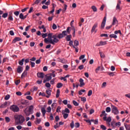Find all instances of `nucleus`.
<instances>
[{
	"label": "nucleus",
	"instance_id": "obj_1",
	"mask_svg": "<svg viewBox=\"0 0 130 130\" xmlns=\"http://www.w3.org/2000/svg\"><path fill=\"white\" fill-rule=\"evenodd\" d=\"M14 119L17 124H22L25 121V118L21 115H15L14 116Z\"/></svg>",
	"mask_w": 130,
	"mask_h": 130
},
{
	"label": "nucleus",
	"instance_id": "obj_2",
	"mask_svg": "<svg viewBox=\"0 0 130 130\" xmlns=\"http://www.w3.org/2000/svg\"><path fill=\"white\" fill-rule=\"evenodd\" d=\"M34 108V106H33V105H31L28 108L27 107L23 110V112L26 116H29L30 114H33V113H34V110H33Z\"/></svg>",
	"mask_w": 130,
	"mask_h": 130
},
{
	"label": "nucleus",
	"instance_id": "obj_3",
	"mask_svg": "<svg viewBox=\"0 0 130 130\" xmlns=\"http://www.w3.org/2000/svg\"><path fill=\"white\" fill-rule=\"evenodd\" d=\"M64 37L62 34H56L52 36V38L54 39V42L55 43H57L58 41H59V40L58 39H61V38H63ZM58 38V39H57Z\"/></svg>",
	"mask_w": 130,
	"mask_h": 130
},
{
	"label": "nucleus",
	"instance_id": "obj_4",
	"mask_svg": "<svg viewBox=\"0 0 130 130\" xmlns=\"http://www.w3.org/2000/svg\"><path fill=\"white\" fill-rule=\"evenodd\" d=\"M111 111L112 113H113L115 115H117L119 113V111L117 109V107H115V106L113 105H111Z\"/></svg>",
	"mask_w": 130,
	"mask_h": 130
},
{
	"label": "nucleus",
	"instance_id": "obj_5",
	"mask_svg": "<svg viewBox=\"0 0 130 130\" xmlns=\"http://www.w3.org/2000/svg\"><path fill=\"white\" fill-rule=\"evenodd\" d=\"M10 108L12 111H13V112H19V111L20 110L18 107L14 105L11 106Z\"/></svg>",
	"mask_w": 130,
	"mask_h": 130
},
{
	"label": "nucleus",
	"instance_id": "obj_6",
	"mask_svg": "<svg viewBox=\"0 0 130 130\" xmlns=\"http://www.w3.org/2000/svg\"><path fill=\"white\" fill-rule=\"evenodd\" d=\"M45 43H46V44H48V43H50V44H52L53 45H54L55 42H54V39L53 40H49L47 39V38H45L44 40Z\"/></svg>",
	"mask_w": 130,
	"mask_h": 130
},
{
	"label": "nucleus",
	"instance_id": "obj_7",
	"mask_svg": "<svg viewBox=\"0 0 130 130\" xmlns=\"http://www.w3.org/2000/svg\"><path fill=\"white\" fill-rule=\"evenodd\" d=\"M106 44H107V41H101L99 43H98L95 46H102L103 45H106Z\"/></svg>",
	"mask_w": 130,
	"mask_h": 130
},
{
	"label": "nucleus",
	"instance_id": "obj_8",
	"mask_svg": "<svg viewBox=\"0 0 130 130\" xmlns=\"http://www.w3.org/2000/svg\"><path fill=\"white\" fill-rule=\"evenodd\" d=\"M105 24H106V16H105L101 24V28L104 29L105 27Z\"/></svg>",
	"mask_w": 130,
	"mask_h": 130
},
{
	"label": "nucleus",
	"instance_id": "obj_9",
	"mask_svg": "<svg viewBox=\"0 0 130 130\" xmlns=\"http://www.w3.org/2000/svg\"><path fill=\"white\" fill-rule=\"evenodd\" d=\"M38 78L43 79L44 78V73L42 72H38L37 74Z\"/></svg>",
	"mask_w": 130,
	"mask_h": 130
},
{
	"label": "nucleus",
	"instance_id": "obj_10",
	"mask_svg": "<svg viewBox=\"0 0 130 130\" xmlns=\"http://www.w3.org/2000/svg\"><path fill=\"white\" fill-rule=\"evenodd\" d=\"M22 40V39L19 37H16L14 38L12 41V43H16L17 41H21Z\"/></svg>",
	"mask_w": 130,
	"mask_h": 130
},
{
	"label": "nucleus",
	"instance_id": "obj_11",
	"mask_svg": "<svg viewBox=\"0 0 130 130\" xmlns=\"http://www.w3.org/2000/svg\"><path fill=\"white\" fill-rule=\"evenodd\" d=\"M17 72L18 74H21L22 72H23V68L20 66H19L17 69Z\"/></svg>",
	"mask_w": 130,
	"mask_h": 130
},
{
	"label": "nucleus",
	"instance_id": "obj_12",
	"mask_svg": "<svg viewBox=\"0 0 130 130\" xmlns=\"http://www.w3.org/2000/svg\"><path fill=\"white\" fill-rule=\"evenodd\" d=\"M58 61L61 62L62 63H67V62H68V61L64 58H58Z\"/></svg>",
	"mask_w": 130,
	"mask_h": 130
},
{
	"label": "nucleus",
	"instance_id": "obj_13",
	"mask_svg": "<svg viewBox=\"0 0 130 130\" xmlns=\"http://www.w3.org/2000/svg\"><path fill=\"white\" fill-rule=\"evenodd\" d=\"M79 82L80 84L79 85L80 87H84L85 86V83H84V80L83 79L80 78L79 80Z\"/></svg>",
	"mask_w": 130,
	"mask_h": 130
},
{
	"label": "nucleus",
	"instance_id": "obj_14",
	"mask_svg": "<svg viewBox=\"0 0 130 130\" xmlns=\"http://www.w3.org/2000/svg\"><path fill=\"white\" fill-rule=\"evenodd\" d=\"M41 112L43 114V117H44V116H45V114L46 113V110H45V108H41Z\"/></svg>",
	"mask_w": 130,
	"mask_h": 130
},
{
	"label": "nucleus",
	"instance_id": "obj_15",
	"mask_svg": "<svg viewBox=\"0 0 130 130\" xmlns=\"http://www.w3.org/2000/svg\"><path fill=\"white\" fill-rule=\"evenodd\" d=\"M97 26H98V23H94L91 29V33H93L95 31V29L97 28Z\"/></svg>",
	"mask_w": 130,
	"mask_h": 130
},
{
	"label": "nucleus",
	"instance_id": "obj_16",
	"mask_svg": "<svg viewBox=\"0 0 130 130\" xmlns=\"http://www.w3.org/2000/svg\"><path fill=\"white\" fill-rule=\"evenodd\" d=\"M62 114L64 119H67V118L69 117V114L63 113V110L62 111Z\"/></svg>",
	"mask_w": 130,
	"mask_h": 130
},
{
	"label": "nucleus",
	"instance_id": "obj_17",
	"mask_svg": "<svg viewBox=\"0 0 130 130\" xmlns=\"http://www.w3.org/2000/svg\"><path fill=\"white\" fill-rule=\"evenodd\" d=\"M47 82H49L51 79H52V77L50 75V74H47L46 76Z\"/></svg>",
	"mask_w": 130,
	"mask_h": 130
},
{
	"label": "nucleus",
	"instance_id": "obj_18",
	"mask_svg": "<svg viewBox=\"0 0 130 130\" xmlns=\"http://www.w3.org/2000/svg\"><path fill=\"white\" fill-rule=\"evenodd\" d=\"M116 23H118V21H117V19H116V17H114L113 19L112 25H115Z\"/></svg>",
	"mask_w": 130,
	"mask_h": 130
},
{
	"label": "nucleus",
	"instance_id": "obj_19",
	"mask_svg": "<svg viewBox=\"0 0 130 130\" xmlns=\"http://www.w3.org/2000/svg\"><path fill=\"white\" fill-rule=\"evenodd\" d=\"M24 61H25V59L23 58L18 61V63L20 66H23L24 64Z\"/></svg>",
	"mask_w": 130,
	"mask_h": 130
},
{
	"label": "nucleus",
	"instance_id": "obj_20",
	"mask_svg": "<svg viewBox=\"0 0 130 130\" xmlns=\"http://www.w3.org/2000/svg\"><path fill=\"white\" fill-rule=\"evenodd\" d=\"M19 104L24 105V106H21L22 108H25V107H27V103H26V102H21Z\"/></svg>",
	"mask_w": 130,
	"mask_h": 130
},
{
	"label": "nucleus",
	"instance_id": "obj_21",
	"mask_svg": "<svg viewBox=\"0 0 130 130\" xmlns=\"http://www.w3.org/2000/svg\"><path fill=\"white\" fill-rule=\"evenodd\" d=\"M8 105V102H6L0 106V108H5Z\"/></svg>",
	"mask_w": 130,
	"mask_h": 130
},
{
	"label": "nucleus",
	"instance_id": "obj_22",
	"mask_svg": "<svg viewBox=\"0 0 130 130\" xmlns=\"http://www.w3.org/2000/svg\"><path fill=\"white\" fill-rule=\"evenodd\" d=\"M101 117L102 116H107V113L105 112V111L104 110L102 112V114L100 115Z\"/></svg>",
	"mask_w": 130,
	"mask_h": 130
},
{
	"label": "nucleus",
	"instance_id": "obj_23",
	"mask_svg": "<svg viewBox=\"0 0 130 130\" xmlns=\"http://www.w3.org/2000/svg\"><path fill=\"white\" fill-rule=\"evenodd\" d=\"M71 38H72V36L71 35L67 36L66 37V41L68 42L71 41Z\"/></svg>",
	"mask_w": 130,
	"mask_h": 130
},
{
	"label": "nucleus",
	"instance_id": "obj_24",
	"mask_svg": "<svg viewBox=\"0 0 130 130\" xmlns=\"http://www.w3.org/2000/svg\"><path fill=\"white\" fill-rule=\"evenodd\" d=\"M27 71H24L22 73V74L21 75V78L23 79V78H25V77L27 76Z\"/></svg>",
	"mask_w": 130,
	"mask_h": 130
},
{
	"label": "nucleus",
	"instance_id": "obj_25",
	"mask_svg": "<svg viewBox=\"0 0 130 130\" xmlns=\"http://www.w3.org/2000/svg\"><path fill=\"white\" fill-rule=\"evenodd\" d=\"M62 86H63V84H62V83H58L57 84L56 87L58 89H59V88H61V87H62Z\"/></svg>",
	"mask_w": 130,
	"mask_h": 130
},
{
	"label": "nucleus",
	"instance_id": "obj_26",
	"mask_svg": "<svg viewBox=\"0 0 130 130\" xmlns=\"http://www.w3.org/2000/svg\"><path fill=\"white\" fill-rule=\"evenodd\" d=\"M9 15V13H3L2 14V18H4V19H6V18H7L8 17Z\"/></svg>",
	"mask_w": 130,
	"mask_h": 130
},
{
	"label": "nucleus",
	"instance_id": "obj_27",
	"mask_svg": "<svg viewBox=\"0 0 130 130\" xmlns=\"http://www.w3.org/2000/svg\"><path fill=\"white\" fill-rule=\"evenodd\" d=\"M54 73H55V71H52V73L49 74H50L51 78H55V74Z\"/></svg>",
	"mask_w": 130,
	"mask_h": 130
},
{
	"label": "nucleus",
	"instance_id": "obj_28",
	"mask_svg": "<svg viewBox=\"0 0 130 130\" xmlns=\"http://www.w3.org/2000/svg\"><path fill=\"white\" fill-rule=\"evenodd\" d=\"M8 20L11 21H14V18H13V15H8Z\"/></svg>",
	"mask_w": 130,
	"mask_h": 130
},
{
	"label": "nucleus",
	"instance_id": "obj_29",
	"mask_svg": "<svg viewBox=\"0 0 130 130\" xmlns=\"http://www.w3.org/2000/svg\"><path fill=\"white\" fill-rule=\"evenodd\" d=\"M60 94V90L59 89H57L56 91V98H58V97H59Z\"/></svg>",
	"mask_w": 130,
	"mask_h": 130
},
{
	"label": "nucleus",
	"instance_id": "obj_30",
	"mask_svg": "<svg viewBox=\"0 0 130 130\" xmlns=\"http://www.w3.org/2000/svg\"><path fill=\"white\" fill-rule=\"evenodd\" d=\"M110 38H114L115 39H116V38H117V36H116V35L115 34H111L110 35Z\"/></svg>",
	"mask_w": 130,
	"mask_h": 130
},
{
	"label": "nucleus",
	"instance_id": "obj_31",
	"mask_svg": "<svg viewBox=\"0 0 130 130\" xmlns=\"http://www.w3.org/2000/svg\"><path fill=\"white\" fill-rule=\"evenodd\" d=\"M69 45L70 46H72L73 47V48H76V47L73 44V43H74V42L72 40L69 41Z\"/></svg>",
	"mask_w": 130,
	"mask_h": 130
},
{
	"label": "nucleus",
	"instance_id": "obj_32",
	"mask_svg": "<svg viewBox=\"0 0 130 130\" xmlns=\"http://www.w3.org/2000/svg\"><path fill=\"white\" fill-rule=\"evenodd\" d=\"M40 122H41V119L37 118V120L35 121V123L36 124H39Z\"/></svg>",
	"mask_w": 130,
	"mask_h": 130
},
{
	"label": "nucleus",
	"instance_id": "obj_33",
	"mask_svg": "<svg viewBox=\"0 0 130 130\" xmlns=\"http://www.w3.org/2000/svg\"><path fill=\"white\" fill-rule=\"evenodd\" d=\"M19 18L21 20H24V14H23V13H20L19 15Z\"/></svg>",
	"mask_w": 130,
	"mask_h": 130
},
{
	"label": "nucleus",
	"instance_id": "obj_34",
	"mask_svg": "<svg viewBox=\"0 0 130 130\" xmlns=\"http://www.w3.org/2000/svg\"><path fill=\"white\" fill-rule=\"evenodd\" d=\"M40 2H41V0H36L32 4V6H34V5H38Z\"/></svg>",
	"mask_w": 130,
	"mask_h": 130
},
{
	"label": "nucleus",
	"instance_id": "obj_35",
	"mask_svg": "<svg viewBox=\"0 0 130 130\" xmlns=\"http://www.w3.org/2000/svg\"><path fill=\"white\" fill-rule=\"evenodd\" d=\"M124 126L126 130H130V125H127L126 124H125Z\"/></svg>",
	"mask_w": 130,
	"mask_h": 130
},
{
	"label": "nucleus",
	"instance_id": "obj_36",
	"mask_svg": "<svg viewBox=\"0 0 130 130\" xmlns=\"http://www.w3.org/2000/svg\"><path fill=\"white\" fill-rule=\"evenodd\" d=\"M41 58L42 57H41L39 59H38L36 61V63H37V64H39V63H40V62H41Z\"/></svg>",
	"mask_w": 130,
	"mask_h": 130
},
{
	"label": "nucleus",
	"instance_id": "obj_37",
	"mask_svg": "<svg viewBox=\"0 0 130 130\" xmlns=\"http://www.w3.org/2000/svg\"><path fill=\"white\" fill-rule=\"evenodd\" d=\"M106 112H110L111 111V108L109 107H108L106 108Z\"/></svg>",
	"mask_w": 130,
	"mask_h": 130
},
{
	"label": "nucleus",
	"instance_id": "obj_38",
	"mask_svg": "<svg viewBox=\"0 0 130 130\" xmlns=\"http://www.w3.org/2000/svg\"><path fill=\"white\" fill-rule=\"evenodd\" d=\"M14 14L16 17H18V16H19V15H20V11H15L14 12Z\"/></svg>",
	"mask_w": 130,
	"mask_h": 130
},
{
	"label": "nucleus",
	"instance_id": "obj_39",
	"mask_svg": "<svg viewBox=\"0 0 130 130\" xmlns=\"http://www.w3.org/2000/svg\"><path fill=\"white\" fill-rule=\"evenodd\" d=\"M46 93L47 95H51V90L48 89L46 90Z\"/></svg>",
	"mask_w": 130,
	"mask_h": 130
},
{
	"label": "nucleus",
	"instance_id": "obj_40",
	"mask_svg": "<svg viewBox=\"0 0 130 130\" xmlns=\"http://www.w3.org/2000/svg\"><path fill=\"white\" fill-rule=\"evenodd\" d=\"M64 7V9H63V10L62 11V13H65L66 12V11H67V9L68 8V5L65 4Z\"/></svg>",
	"mask_w": 130,
	"mask_h": 130
},
{
	"label": "nucleus",
	"instance_id": "obj_41",
	"mask_svg": "<svg viewBox=\"0 0 130 130\" xmlns=\"http://www.w3.org/2000/svg\"><path fill=\"white\" fill-rule=\"evenodd\" d=\"M75 46H79V41L77 40L74 41Z\"/></svg>",
	"mask_w": 130,
	"mask_h": 130
},
{
	"label": "nucleus",
	"instance_id": "obj_42",
	"mask_svg": "<svg viewBox=\"0 0 130 130\" xmlns=\"http://www.w3.org/2000/svg\"><path fill=\"white\" fill-rule=\"evenodd\" d=\"M73 104L74 105H75V106H79V103H78V102H77L76 101H73Z\"/></svg>",
	"mask_w": 130,
	"mask_h": 130
},
{
	"label": "nucleus",
	"instance_id": "obj_43",
	"mask_svg": "<svg viewBox=\"0 0 130 130\" xmlns=\"http://www.w3.org/2000/svg\"><path fill=\"white\" fill-rule=\"evenodd\" d=\"M64 113H70V110L68 108H66L64 110H63Z\"/></svg>",
	"mask_w": 130,
	"mask_h": 130
},
{
	"label": "nucleus",
	"instance_id": "obj_44",
	"mask_svg": "<svg viewBox=\"0 0 130 130\" xmlns=\"http://www.w3.org/2000/svg\"><path fill=\"white\" fill-rule=\"evenodd\" d=\"M45 86L46 87H47V88H50V87H51V85H50V83H49V82H47L45 84Z\"/></svg>",
	"mask_w": 130,
	"mask_h": 130
},
{
	"label": "nucleus",
	"instance_id": "obj_45",
	"mask_svg": "<svg viewBox=\"0 0 130 130\" xmlns=\"http://www.w3.org/2000/svg\"><path fill=\"white\" fill-rule=\"evenodd\" d=\"M91 9L94 12H97V8H96L94 6H92L91 7Z\"/></svg>",
	"mask_w": 130,
	"mask_h": 130
},
{
	"label": "nucleus",
	"instance_id": "obj_46",
	"mask_svg": "<svg viewBox=\"0 0 130 130\" xmlns=\"http://www.w3.org/2000/svg\"><path fill=\"white\" fill-rule=\"evenodd\" d=\"M5 120L6 122H10V121H11V119H10L9 117H6Z\"/></svg>",
	"mask_w": 130,
	"mask_h": 130
},
{
	"label": "nucleus",
	"instance_id": "obj_47",
	"mask_svg": "<svg viewBox=\"0 0 130 130\" xmlns=\"http://www.w3.org/2000/svg\"><path fill=\"white\" fill-rule=\"evenodd\" d=\"M101 69V67H100V66L98 67L95 69V73H96V74H98V72H99V71H100Z\"/></svg>",
	"mask_w": 130,
	"mask_h": 130
},
{
	"label": "nucleus",
	"instance_id": "obj_48",
	"mask_svg": "<svg viewBox=\"0 0 130 130\" xmlns=\"http://www.w3.org/2000/svg\"><path fill=\"white\" fill-rule=\"evenodd\" d=\"M51 107L52 109H55V107H56V103H53Z\"/></svg>",
	"mask_w": 130,
	"mask_h": 130
},
{
	"label": "nucleus",
	"instance_id": "obj_49",
	"mask_svg": "<svg viewBox=\"0 0 130 130\" xmlns=\"http://www.w3.org/2000/svg\"><path fill=\"white\" fill-rule=\"evenodd\" d=\"M108 74L109 75V76H110V77H113V76H114V72H108Z\"/></svg>",
	"mask_w": 130,
	"mask_h": 130
},
{
	"label": "nucleus",
	"instance_id": "obj_50",
	"mask_svg": "<svg viewBox=\"0 0 130 130\" xmlns=\"http://www.w3.org/2000/svg\"><path fill=\"white\" fill-rule=\"evenodd\" d=\"M116 10H119V11H120V5H119V4H117V6L116 7Z\"/></svg>",
	"mask_w": 130,
	"mask_h": 130
},
{
	"label": "nucleus",
	"instance_id": "obj_51",
	"mask_svg": "<svg viewBox=\"0 0 130 130\" xmlns=\"http://www.w3.org/2000/svg\"><path fill=\"white\" fill-rule=\"evenodd\" d=\"M70 126L71 128H73L75 126V124L74 123V121H72L71 124H70Z\"/></svg>",
	"mask_w": 130,
	"mask_h": 130
},
{
	"label": "nucleus",
	"instance_id": "obj_52",
	"mask_svg": "<svg viewBox=\"0 0 130 130\" xmlns=\"http://www.w3.org/2000/svg\"><path fill=\"white\" fill-rule=\"evenodd\" d=\"M75 127L76 128L80 127V123H79V122L75 123Z\"/></svg>",
	"mask_w": 130,
	"mask_h": 130
},
{
	"label": "nucleus",
	"instance_id": "obj_53",
	"mask_svg": "<svg viewBox=\"0 0 130 130\" xmlns=\"http://www.w3.org/2000/svg\"><path fill=\"white\" fill-rule=\"evenodd\" d=\"M92 93H93V91H92V90H90L88 91L87 95L88 96H91V95H92Z\"/></svg>",
	"mask_w": 130,
	"mask_h": 130
},
{
	"label": "nucleus",
	"instance_id": "obj_54",
	"mask_svg": "<svg viewBox=\"0 0 130 130\" xmlns=\"http://www.w3.org/2000/svg\"><path fill=\"white\" fill-rule=\"evenodd\" d=\"M81 99V101H82L83 102V103H85V102H86V99L85 97H83V98H80Z\"/></svg>",
	"mask_w": 130,
	"mask_h": 130
},
{
	"label": "nucleus",
	"instance_id": "obj_55",
	"mask_svg": "<svg viewBox=\"0 0 130 130\" xmlns=\"http://www.w3.org/2000/svg\"><path fill=\"white\" fill-rule=\"evenodd\" d=\"M56 28H57L56 24L55 23H53V25H52V29H53V30H55L56 29Z\"/></svg>",
	"mask_w": 130,
	"mask_h": 130
},
{
	"label": "nucleus",
	"instance_id": "obj_56",
	"mask_svg": "<svg viewBox=\"0 0 130 130\" xmlns=\"http://www.w3.org/2000/svg\"><path fill=\"white\" fill-rule=\"evenodd\" d=\"M60 109H61V107H60V106L57 107L56 109V112H60Z\"/></svg>",
	"mask_w": 130,
	"mask_h": 130
},
{
	"label": "nucleus",
	"instance_id": "obj_57",
	"mask_svg": "<svg viewBox=\"0 0 130 130\" xmlns=\"http://www.w3.org/2000/svg\"><path fill=\"white\" fill-rule=\"evenodd\" d=\"M63 35V36L64 37L65 36H67V35H68V34H67V31L66 30H64L61 33Z\"/></svg>",
	"mask_w": 130,
	"mask_h": 130
},
{
	"label": "nucleus",
	"instance_id": "obj_58",
	"mask_svg": "<svg viewBox=\"0 0 130 130\" xmlns=\"http://www.w3.org/2000/svg\"><path fill=\"white\" fill-rule=\"evenodd\" d=\"M26 99L28 100H32V99H33V98H32V96L30 95L26 96Z\"/></svg>",
	"mask_w": 130,
	"mask_h": 130
},
{
	"label": "nucleus",
	"instance_id": "obj_59",
	"mask_svg": "<svg viewBox=\"0 0 130 130\" xmlns=\"http://www.w3.org/2000/svg\"><path fill=\"white\" fill-rule=\"evenodd\" d=\"M42 37L43 38H45V37H47V33L46 34H42Z\"/></svg>",
	"mask_w": 130,
	"mask_h": 130
},
{
	"label": "nucleus",
	"instance_id": "obj_60",
	"mask_svg": "<svg viewBox=\"0 0 130 130\" xmlns=\"http://www.w3.org/2000/svg\"><path fill=\"white\" fill-rule=\"evenodd\" d=\"M106 121H107L108 122H111V117H108Z\"/></svg>",
	"mask_w": 130,
	"mask_h": 130
},
{
	"label": "nucleus",
	"instance_id": "obj_61",
	"mask_svg": "<svg viewBox=\"0 0 130 130\" xmlns=\"http://www.w3.org/2000/svg\"><path fill=\"white\" fill-rule=\"evenodd\" d=\"M84 58H85V55H81L80 57H79V59L81 60L82 59H84Z\"/></svg>",
	"mask_w": 130,
	"mask_h": 130
},
{
	"label": "nucleus",
	"instance_id": "obj_62",
	"mask_svg": "<svg viewBox=\"0 0 130 130\" xmlns=\"http://www.w3.org/2000/svg\"><path fill=\"white\" fill-rule=\"evenodd\" d=\"M57 127H59V125H58V123H56V124L54 126V128L56 129Z\"/></svg>",
	"mask_w": 130,
	"mask_h": 130
},
{
	"label": "nucleus",
	"instance_id": "obj_63",
	"mask_svg": "<svg viewBox=\"0 0 130 130\" xmlns=\"http://www.w3.org/2000/svg\"><path fill=\"white\" fill-rule=\"evenodd\" d=\"M9 99H10V95L7 94L5 98V100H9Z\"/></svg>",
	"mask_w": 130,
	"mask_h": 130
},
{
	"label": "nucleus",
	"instance_id": "obj_64",
	"mask_svg": "<svg viewBox=\"0 0 130 130\" xmlns=\"http://www.w3.org/2000/svg\"><path fill=\"white\" fill-rule=\"evenodd\" d=\"M51 107H48L47 108V112H51Z\"/></svg>",
	"mask_w": 130,
	"mask_h": 130
}]
</instances>
